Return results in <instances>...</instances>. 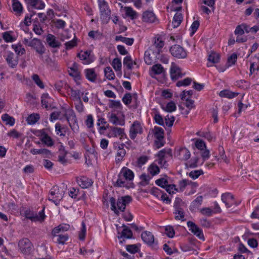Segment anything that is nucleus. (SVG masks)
I'll return each instance as SVG.
<instances>
[{
    "label": "nucleus",
    "instance_id": "4d7b16f0",
    "mask_svg": "<svg viewBox=\"0 0 259 259\" xmlns=\"http://www.w3.org/2000/svg\"><path fill=\"white\" fill-rule=\"evenodd\" d=\"M84 123L89 128H91L94 127V118L92 114H89L87 116Z\"/></svg>",
    "mask_w": 259,
    "mask_h": 259
},
{
    "label": "nucleus",
    "instance_id": "de8ad7c7",
    "mask_svg": "<svg viewBox=\"0 0 259 259\" xmlns=\"http://www.w3.org/2000/svg\"><path fill=\"white\" fill-rule=\"evenodd\" d=\"M69 95L71 98L74 101H77L80 100V92L79 90L70 89Z\"/></svg>",
    "mask_w": 259,
    "mask_h": 259
},
{
    "label": "nucleus",
    "instance_id": "f3484780",
    "mask_svg": "<svg viewBox=\"0 0 259 259\" xmlns=\"http://www.w3.org/2000/svg\"><path fill=\"white\" fill-rule=\"evenodd\" d=\"M6 60L11 68L16 67L18 64V57L12 52H8L6 57Z\"/></svg>",
    "mask_w": 259,
    "mask_h": 259
},
{
    "label": "nucleus",
    "instance_id": "603ef678",
    "mask_svg": "<svg viewBox=\"0 0 259 259\" xmlns=\"http://www.w3.org/2000/svg\"><path fill=\"white\" fill-rule=\"evenodd\" d=\"M112 66L116 71H120L122 66L121 60L118 58H114L112 61Z\"/></svg>",
    "mask_w": 259,
    "mask_h": 259
},
{
    "label": "nucleus",
    "instance_id": "f03ea898",
    "mask_svg": "<svg viewBox=\"0 0 259 259\" xmlns=\"http://www.w3.org/2000/svg\"><path fill=\"white\" fill-rule=\"evenodd\" d=\"M63 118H65L72 132L77 133L79 131V125L75 113L73 110L68 106L62 107Z\"/></svg>",
    "mask_w": 259,
    "mask_h": 259
},
{
    "label": "nucleus",
    "instance_id": "393cba45",
    "mask_svg": "<svg viewBox=\"0 0 259 259\" xmlns=\"http://www.w3.org/2000/svg\"><path fill=\"white\" fill-rule=\"evenodd\" d=\"M27 4L38 10H42L45 7V4L42 0H27Z\"/></svg>",
    "mask_w": 259,
    "mask_h": 259
},
{
    "label": "nucleus",
    "instance_id": "69168bd1",
    "mask_svg": "<svg viewBox=\"0 0 259 259\" xmlns=\"http://www.w3.org/2000/svg\"><path fill=\"white\" fill-rule=\"evenodd\" d=\"M237 59V55L235 53L232 54L227 59L228 67L231 66L235 64Z\"/></svg>",
    "mask_w": 259,
    "mask_h": 259
},
{
    "label": "nucleus",
    "instance_id": "338daca9",
    "mask_svg": "<svg viewBox=\"0 0 259 259\" xmlns=\"http://www.w3.org/2000/svg\"><path fill=\"white\" fill-rule=\"evenodd\" d=\"M192 82L191 78L187 77L182 80H180L177 82V86L180 87L182 86H187L190 84Z\"/></svg>",
    "mask_w": 259,
    "mask_h": 259
},
{
    "label": "nucleus",
    "instance_id": "cd10ccee",
    "mask_svg": "<svg viewBox=\"0 0 259 259\" xmlns=\"http://www.w3.org/2000/svg\"><path fill=\"white\" fill-rule=\"evenodd\" d=\"M184 207L182 208H174V214L175 215V219L176 220H180L181 221H184L185 220V211H184Z\"/></svg>",
    "mask_w": 259,
    "mask_h": 259
},
{
    "label": "nucleus",
    "instance_id": "aec40b11",
    "mask_svg": "<svg viewBox=\"0 0 259 259\" xmlns=\"http://www.w3.org/2000/svg\"><path fill=\"white\" fill-rule=\"evenodd\" d=\"M69 229V225L66 224H61L54 228L52 231V235L56 237L58 234L67 231Z\"/></svg>",
    "mask_w": 259,
    "mask_h": 259
},
{
    "label": "nucleus",
    "instance_id": "f704fd0d",
    "mask_svg": "<svg viewBox=\"0 0 259 259\" xmlns=\"http://www.w3.org/2000/svg\"><path fill=\"white\" fill-rule=\"evenodd\" d=\"M152 132L156 139H163L164 131L161 127L155 126L152 130Z\"/></svg>",
    "mask_w": 259,
    "mask_h": 259
},
{
    "label": "nucleus",
    "instance_id": "13d9d810",
    "mask_svg": "<svg viewBox=\"0 0 259 259\" xmlns=\"http://www.w3.org/2000/svg\"><path fill=\"white\" fill-rule=\"evenodd\" d=\"M11 31H6L3 33V37L7 42H12L15 41V39L11 35Z\"/></svg>",
    "mask_w": 259,
    "mask_h": 259
},
{
    "label": "nucleus",
    "instance_id": "ddd939ff",
    "mask_svg": "<svg viewBox=\"0 0 259 259\" xmlns=\"http://www.w3.org/2000/svg\"><path fill=\"white\" fill-rule=\"evenodd\" d=\"M143 132L142 126L138 121H135L130 129V137L134 140L137 134H141Z\"/></svg>",
    "mask_w": 259,
    "mask_h": 259
},
{
    "label": "nucleus",
    "instance_id": "423d86ee",
    "mask_svg": "<svg viewBox=\"0 0 259 259\" xmlns=\"http://www.w3.org/2000/svg\"><path fill=\"white\" fill-rule=\"evenodd\" d=\"M141 238L143 241L153 249L158 248V241L155 239L151 232L145 231L142 233Z\"/></svg>",
    "mask_w": 259,
    "mask_h": 259
},
{
    "label": "nucleus",
    "instance_id": "8fccbe9b",
    "mask_svg": "<svg viewBox=\"0 0 259 259\" xmlns=\"http://www.w3.org/2000/svg\"><path fill=\"white\" fill-rule=\"evenodd\" d=\"M220 56L219 54L215 52H212L208 56V60L209 62L212 63H217L219 62Z\"/></svg>",
    "mask_w": 259,
    "mask_h": 259
},
{
    "label": "nucleus",
    "instance_id": "c85d7f7f",
    "mask_svg": "<svg viewBox=\"0 0 259 259\" xmlns=\"http://www.w3.org/2000/svg\"><path fill=\"white\" fill-rule=\"evenodd\" d=\"M68 130V127L65 125H62L60 123L55 124V132L60 137H64Z\"/></svg>",
    "mask_w": 259,
    "mask_h": 259
},
{
    "label": "nucleus",
    "instance_id": "09e8293b",
    "mask_svg": "<svg viewBox=\"0 0 259 259\" xmlns=\"http://www.w3.org/2000/svg\"><path fill=\"white\" fill-rule=\"evenodd\" d=\"M104 74L109 80H113L115 78L114 73L110 67H107L104 69Z\"/></svg>",
    "mask_w": 259,
    "mask_h": 259
},
{
    "label": "nucleus",
    "instance_id": "6e6552de",
    "mask_svg": "<svg viewBox=\"0 0 259 259\" xmlns=\"http://www.w3.org/2000/svg\"><path fill=\"white\" fill-rule=\"evenodd\" d=\"M19 249L25 255L30 254L33 250V245L31 241L26 238L21 239L18 242Z\"/></svg>",
    "mask_w": 259,
    "mask_h": 259
},
{
    "label": "nucleus",
    "instance_id": "bb28decb",
    "mask_svg": "<svg viewBox=\"0 0 259 259\" xmlns=\"http://www.w3.org/2000/svg\"><path fill=\"white\" fill-rule=\"evenodd\" d=\"M46 41L49 46L53 48H58L60 45V43L56 39V37L52 34H49L47 36Z\"/></svg>",
    "mask_w": 259,
    "mask_h": 259
},
{
    "label": "nucleus",
    "instance_id": "052dcab7",
    "mask_svg": "<svg viewBox=\"0 0 259 259\" xmlns=\"http://www.w3.org/2000/svg\"><path fill=\"white\" fill-rule=\"evenodd\" d=\"M33 30L36 34L40 35L44 33V30L39 23L33 24Z\"/></svg>",
    "mask_w": 259,
    "mask_h": 259
},
{
    "label": "nucleus",
    "instance_id": "c9c22d12",
    "mask_svg": "<svg viewBox=\"0 0 259 259\" xmlns=\"http://www.w3.org/2000/svg\"><path fill=\"white\" fill-rule=\"evenodd\" d=\"M237 93L232 92L229 90H224L221 91L219 96L222 98H227L228 99H232L238 95Z\"/></svg>",
    "mask_w": 259,
    "mask_h": 259
},
{
    "label": "nucleus",
    "instance_id": "79ce46f5",
    "mask_svg": "<svg viewBox=\"0 0 259 259\" xmlns=\"http://www.w3.org/2000/svg\"><path fill=\"white\" fill-rule=\"evenodd\" d=\"M161 107L164 111L168 112L175 111L177 109L176 104L173 101L167 103L165 106L162 105Z\"/></svg>",
    "mask_w": 259,
    "mask_h": 259
},
{
    "label": "nucleus",
    "instance_id": "2f4dec72",
    "mask_svg": "<svg viewBox=\"0 0 259 259\" xmlns=\"http://www.w3.org/2000/svg\"><path fill=\"white\" fill-rule=\"evenodd\" d=\"M68 72L70 76L75 78H78L79 76L78 64L74 62L72 66L68 68Z\"/></svg>",
    "mask_w": 259,
    "mask_h": 259
},
{
    "label": "nucleus",
    "instance_id": "49530a36",
    "mask_svg": "<svg viewBox=\"0 0 259 259\" xmlns=\"http://www.w3.org/2000/svg\"><path fill=\"white\" fill-rule=\"evenodd\" d=\"M2 119L6 124L10 126H13L15 124V119L6 113L2 116Z\"/></svg>",
    "mask_w": 259,
    "mask_h": 259
},
{
    "label": "nucleus",
    "instance_id": "c756f323",
    "mask_svg": "<svg viewBox=\"0 0 259 259\" xmlns=\"http://www.w3.org/2000/svg\"><path fill=\"white\" fill-rule=\"evenodd\" d=\"M125 16L130 18L132 20L136 19L138 17V13L131 7H125L124 8Z\"/></svg>",
    "mask_w": 259,
    "mask_h": 259
},
{
    "label": "nucleus",
    "instance_id": "6ab92c4d",
    "mask_svg": "<svg viewBox=\"0 0 259 259\" xmlns=\"http://www.w3.org/2000/svg\"><path fill=\"white\" fill-rule=\"evenodd\" d=\"M12 7L13 11L17 16H20L23 11V7L19 0H12Z\"/></svg>",
    "mask_w": 259,
    "mask_h": 259
},
{
    "label": "nucleus",
    "instance_id": "2eb2a0df",
    "mask_svg": "<svg viewBox=\"0 0 259 259\" xmlns=\"http://www.w3.org/2000/svg\"><path fill=\"white\" fill-rule=\"evenodd\" d=\"M124 145L123 144H117L114 146L115 149L117 150L115 157V162L116 163H120L123 160L126 154L125 150L124 149Z\"/></svg>",
    "mask_w": 259,
    "mask_h": 259
},
{
    "label": "nucleus",
    "instance_id": "680f3d73",
    "mask_svg": "<svg viewBox=\"0 0 259 259\" xmlns=\"http://www.w3.org/2000/svg\"><path fill=\"white\" fill-rule=\"evenodd\" d=\"M111 131L114 135V137H117L119 136H122V135H123V132H124V129L117 127H113L111 128Z\"/></svg>",
    "mask_w": 259,
    "mask_h": 259
},
{
    "label": "nucleus",
    "instance_id": "7ed1b4c3",
    "mask_svg": "<svg viewBox=\"0 0 259 259\" xmlns=\"http://www.w3.org/2000/svg\"><path fill=\"white\" fill-rule=\"evenodd\" d=\"M132 197L128 195L121 197L118 198L117 201L114 198L111 197L109 200L111 209L116 214L118 213L119 211L123 212L126 206L132 201Z\"/></svg>",
    "mask_w": 259,
    "mask_h": 259
},
{
    "label": "nucleus",
    "instance_id": "ea45409f",
    "mask_svg": "<svg viewBox=\"0 0 259 259\" xmlns=\"http://www.w3.org/2000/svg\"><path fill=\"white\" fill-rule=\"evenodd\" d=\"M153 118L156 123L160 125L164 126V122L162 116L158 111L155 109L153 110Z\"/></svg>",
    "mask_w": 259,
    "mask_h": 259
},
{
    "label": "nucleus",
    "instance_id": "39448f33",
    "mask_svg": "<svg viewBox=\"0 0 259 259\" xmlns=\"http://www.w3.org/2000/svg\"><path fill=\"white\" fill-rule=\"evenodd\" d=\"M98 2L101 19L103 23L107 24L110 19L111 11L105 0H98Z\"/></svg>",
    "mask_w": 259,
    "mask_h": 259
},
{
    "label": "nucleus",
    "instance_id": "4468645a",
    "mask_svg": "<svg viewBox=\"0 0 259 259\" xmlns=\"http://www.w3.org/2000/svg\"><path fill=\"white\" fill-rule=\"evenodd\" d=\"M170 74L171 79L174 80H177L185 75V73L182 72L181 68L175 63L171 64Z\"/></svg>",
    "mask_w": 259,
    "mask_h": 259
},
{
    "label": "nucleus",
    "instance_id": "4be33fe9",
    "mask_svg": "<svg viewBox=\"0 0 259 259\" xmlns=\"http://www.w3.org/2000/svg\"><path fill=\"white\" fill-rule=\"evenodd\" d=\"M133 233L132 231L127 227L124 226V228L121 232V235L120 236H118L119 239L120 243H122L123 241H124V239H131L132 238Z\"/></svg>",
    "mask_w": 259,
    "mask_h": 259
},
{
    "label": "nucleus",
    "instance_id": "473e14b6",
    "mask_svg": "<svg viewBox=\"0 0 259 259\" xmlns=\"http://www.w3.org/2000/svg\"><path fill=\"white\" fill-rule=\"evenodd\" d=\"M183 19L181 13L177 12L175 15L172 22V25L174 28H177L182 22Z\"/></svg>",
    "mask_w": 259,
    "mask_h": 259
},
{
    "label": "nucleus",
    "instance_id": "5701e85b",
    "mask_svg": "<svg viewBox=\"0 0 259 259\" xmlns=\"http://www.w3.org/2000/svg\"><path fill=\"white\" fill-rule=\"evenodd\" d=\"M150 71V75L153 77V75H159L164 73L165 70L160 64H156L151 67Z\"/></svg>",
    "mask_w": 259,
    "mask_h": 259
},
{
    "label": "nucleus",
    "instance_id": "c03bdc74",
    "mask_svg": "<svg viewBox=\"0 0 259 259\" xmlns=\"http://www.w3.org/2000/svg\"><path fill=\"white\" fill-rule=\"evenodd\" d=\"M63 119V114H62V110L60 111H54L52 112L50 117L51 121H53L57 119L62 120Z\"/></svg>",
    "mask_w": 259,
    "mask_h": 259
},
{
    "label": "nucleus",
    "instance_id": "e2e57ef3",
    "mask_svg": "<svg viewBox=\"0 0 259 259\" xmlns=\"http://www.w3.org/2000/svg\"><path fill=\"white\" fill-rule=\"evenodd\" d=\"M191 184H193V182L186 179L180 181L179 184L180 191H183L186 186L190 185Z\"/></svg>",
    "mask_w": 259,
    "mask_h": 259
},
{
    "label": "nucleus",
    "instance_id": "864d4df0",
    "mask_svg": "<svg viewBox=\"0 0 259 259\" xmlns=\"http://www.w3.org/2000/svg\"><path fill=\"white\" fill-rule=\"evenodd\" d=\"M12 48L18 55H22L25 53V49L20 45H13Z\"/></svg>",
    "mask_w": 259,
    "mask_h": 259
},
{
    "label": "nucleus",
    "instance_id": "bf43d9fd",
    "mask_svg": "<svg viewBox=\"0 0 259 259\" xmlns=\"http://www.w3.org/2000/svg\"><path fill=\"white\" fill-rule=\"evenodd\" d=\"M126 249L128 252L134 254L139 251V247L138 244L127 245Z\"/></svg>",
    "mask_w": 259,
    "mask_h": 259
},
{
    "label": "nucleus",
    "instance_id": "20e7f679",
    "mask_svg": "<svg viewBox=\"0 0 259 259\" xmlns=\"http://www.w3.org/2000/svg\"><path fill=\"white\" fill-rule=\"evenodd\" d=\"M32 35V32H30L29 36L25 37L23 39V42L26 45L33 48L40 55V58H42V55L45 53L46 49L39 39L34 38L30 40Z\"/></svg>",
    "mask_w": 259,
    "mask_h": 259
},
{
    "label": "nucleus",
    "instance_id": "a878e982",
    "mask_svg": "<svg viewBox=\"0 0 259 259\" xmlns=\"http://www.w3.org/2000/svg\"><path fill=\"white\" fill-rule=\"evenodd\" d=\"M143 20L146 22L153 23L156 21V18L152 11H146L143 14Z\"/></svg>",
    "mask_w": 259,
    "mask_h": 259
},
{
    "label": "nucleus",
    "instance_id": "3c124183",
    "mask_svg": "<svg viewBox=\"0 0 259 259\" xmlns=\"http://www.w3.org/2000/svg\"><path fill=\"white\" fill-rule=\"evenodd\" d=\"M149 172L152 176H155L159 172V168L155 164H151L148 168Z\"/></svg>",
    "mask_w": 259,
    "mask_h": 259
},
{
    "label": "nucleus",
    "instance_id": "9b49d317",
    "mask_svg": "<svg viewBox=\"0 0 259 259\" xmlns=\"http://www.w3.org/2000/svg\"><path fill=\"white\" fill-rule=\"evenodd\" d=\"M25 216L32 221H43L45 218L44 210H42L37 213H34L30 210H27L25 211Z\"/></svg>",
    "mask_w": 259,
    "mask_h": 259
},
{
    "label": "nucleus",
    "instance_id": "dca6fc26",
    "mask_svg": "<svg viewBox=\"0 0 259 259\" xmlns=\"http://www.w3.org/2000/svg\"><path fill=\"white\" fill-rule=\"evenodd\" d=\"M191 153L188 149L181 148L175 153V156L181 160H187L190 158Z\"/></svg>",
    "mask_w": 259,
    "mask_h": 259
},
{
    "label": "nucleus",
    "instance_id": "774afa93",
    "mask_svg": "<svg viewBox=\"0 0 259 259\" xmlns=\"http://www.w3.org/2000/svg\"><path fill=\"white\" fill-rule=\"evenodd\" d=\"M65 48L67 50L71 49L73 47L76 46V38L75 36H74V38L70 41H68L65 43Z\"/></svg>",
    "mask_w": 259,
    "mask_h": 259
},
{
    "label": "nucleus",
    "instance_id": "58836bf2",
    "mask_svg": "<svg viewBox=\"0 0 259 259\" xmlns=\"http://www.w3.org/2000/svg\"><path fill=\"white\" fill-rule=\"evenodd\" d=\"M115 40L121 41L128 46H132L134 41L133 38H128L121 35H117L115 37Z\"/></svg>",
    "mask_w": 259,
    "mask_h": 259
},
{
    "label": "nucleus",
    "instance_id": "7c9ffc66",
    "mask_svg": "<svg viewBox=\"0 0 259 259\" xmlns=\"http://www.w3.org/2000/svg\"><path fill=\"white\" fill-rule=\"evenodd\" d=\"M172 151L170 149H163L157 154V157L166 159L172 157Z\"/></svg>",
    "mask_w": 259,
    "mask_h": 259
},
{
    "label": "nucleus",
    "instance_id": "1a4fd4ad",
    "mask_svg": "<svg viewBox=\"0 0 259 259\" xmlns=\"http://www.w3.org/2000/svg\"><path fill=\"white\" fill-rule=\"evenodd\" d=\"M77 57L82 61V63L84 64H89L93 62L95 59L92 51L90 50L81 51L78 54Z\"/></svg>",
    "mask_w": 259,
    "mask_h": 259
},
{
    "label": "nucleus",
    "instance_id": "0eeeda50",
    "mask_svg": "<svg viewBox=\"0 0 259 259\" xmlns=\"http://www.w3.org/2000/svg\"><path fill=\"white\" fill-rule=\"evenodd\" d=\"M64 191L58 187H53L50 191L48 199L53 202L56 205L59 203L64 195Z\"/></svg>",
    "mask_w": 259,
    "mask_h": 259
},
{
    "label": "nucleus",
    "instance_id": "412c9836",
    "mask_svg": "<svg viewBox=\"0 0 259 259\" xmlns=\"http://www.w3.org/2000/svg\"><path fill=\"white\" fill-rule=\"evenodd\" d=\"M108 117L109 121L114 125H123L124 124V120L118 118L115 113H109Z\"/></svg>",
    "mask_w": 259,
    "mask_h": 259
},
{
    "label": "nucleus",
    "instance_id": "e433bc0d",
    "mask_svg": "<svg viewBox=\"0 0 259 259\" xmlns=\"http://www.w3.org/2000/svg\"><path fill=\"white\" fill-rule=\"evenodd\" d=\"M85 76L87 78L92 82H94L97 77V75L95 73V70L93 68L86 69L85 70Z\"/></svg>",
    "mask_w": 259,
    "mask_h": 259
},
{
    "label": "nucleus",
    "instance_id": "a19ab883",
    "mask_svg": "<svg viewBox=\"0 0 259 259\" xmlns=\"http://www.w3.org/2000/svg\"><path fill=\"white\" fill-rule=\"evenodd\" d=\"M164 45V41L162 37L158 36L155 38L154 46L156 49H157L158 52H160Z\"/></svg>",
    "mask_w": 259,
    "mask_h": 259
},
{
    "label": "nucleus",
    "instance_id": "0e129e2a",
    "mask_svg": "<svg viewBox=\"0 0 259 259\" xmlns=\"http://www.w3.org/2000/svg\"><path fill=\"white\" fill-rule=\"evenodd\" d=\"M165 234L169 238H172L175 234V230L171 226H167L165 228Z\"/></svg>",
    "mask_w": 259,
    "mask_h": 259
},
{
    "label": "nucleus",
    "instance_id": "4c0bfd02",
    "mask_svg": "<svg viewBox=\"0 0 259 259\" xmlns=\"http://www.w3.org/2000/svg\"><path fill=\"white\" fill-rule=\"evenodd\" d=\"M41 141L48 147H51L54 145V142L52 139L45 133L41 135Z\"/></svg>",
    "mask_w": 259,
    "mask_h": 259
},
{
    "label": "nucleus",
    "instance_id": "a211bd4d",
    "mask_svg": "<svg viewBox=\"0 0 259 259\" xmlns=\"http://www.w3.org/2000/svg\"><path fill=\"white\" fill-rule=\"evenodd\" d=\"M76 182L78 185L83 189H86L91 187L93 183L91 179L84 176L77 177Z\"/></svg>",
    "mask_w": 259,
    "mask_h": 259
},
{
    "label": "nucleus",
    "instance_id": "5fc2aeb1",
    "mask_svg": "<svg viewBox=\"0 0 259 259\" xmlns=\"http://www.w3.org/2000/svg\"><path fill=\"white\" fill-rule=\"evenodd\" d=\"M88 35L94 39H100L102 37V33L99 31H91L89 32Z\"/></svg>",
    "mask_w": 259,
    "mask_h": 259
},
{
    "label": "nucleus",
    "instance_id": "f257e3e1",
    "mask_svg": "<svg viewBox=\"0 0 259 259\" xmlns=\"http://www.w3.org/2000/svg\"><path fill=\"white\" fill-rule=\"evenodd\" d=\"M134 178L133 171L126 167H123L118 175V179L114 186L126 188H133Z\"/></svg>",
    "mask_w": 259,
    "mask_h": 259
},
{
    "label": "nucleus",
    "instance_id": "37998d69",
    "mask_svg": "<svg viewBox=\"0 0 259 259\" xmlns=\"http://www.w3.org/2000/svg\"><path fill=\"white\" fill-rule=\"evenodd\" d=\"M151 53L152 51L151 49H148L145 51L144 54V61L148 65H150L154 61V58L151 56Z\"/></svg>",
    "mask_w": 259,
    "mask_h": 259
},
{
    "label": "nucleus",
    "instance_id": "9d476101",
    "mask_svg": "<svg viewBox=\"0 0 259 259\" xmlns=\"http://www.w3.org/2000/svg\"><path fill=\"white\" fill-rule=\"evenodd\" d=\"M221 199L227 208L232 206H237L240 203V201H235L233 195L229 193L222 194Z\"/></svg>",
    "mask_w": 259,
    "mask_h": 259
},
{
    "label": "nucleus",
    "instance_id": "a18cd8bd",
    "mask_svg": "<svg viewBox=\"0 0 259 259\" xmlns=\"http://www.w3.org/2000/svg\"><path fill=\"white\" fill-rule=\"evenodd\" d=\"M39 115L37 113L30 114L27 117L26 121L29 124H34L39 119Z\"/></svg>",
    "mask_w": 259,
    "mask_h": 259
},
{
    "label": "nucleus",
    "instance_id": "f8f14e48",
    "mask_svg": "<svg viewBox=\"0 0 259 259\" xmlns=\"http://www.w3.org/2000/svg\"><path fill=\"white\" fill-rule=\"evenodd\" d=\"M171 54L178 58H185L187 56V53L183 48L179 45H175L170 49Z\"/></svg>",
    "mask_w": 259,
    "mask_h": 259
},
{
    "label": "nucleus",
    "instance_id": "72a5a7b5",
    "mask_svg": "<svg viewBox=\"0 0 259 259\" xmlns=\"http://www.w3.org/2000/svg\"><path fill=\"white\" fill-rule=\"evenodd\" d=\"M51 99L47 93L43 94L41 97V102L42 106L46 109H48L50 106Z\"/></svg>",
    "mask_w": 259,
    "mask_h": 259
},
{
    "label": "nucleus",
    "instance_id": "6e6d98bb",
    "mask_svg": "<svg viewBox=\"0 0 259 259\" xmlns=\"http://www.w3.org/2000/svg\"><path fill=\"white\" fill-rule=\"evenodd\" d=\"M32 79L34 81V82L35 83V84L39 87L40 89H44L45 88V85L42 82V81L41 80L39 76L36 74H34L32 76Z\"/></svg>",
    "mask_w": 259,
    "mask_h": 259
},
{
    "label": "nucleus",
    "instance_id": "b1692460",
    "mask_svg": "<svg viewBox=\"0 0 259 259\" xmlns=\"http://www.w3.org/2000/svg\"><path fill=\"white\" fill-rule=\"evenodd\" d=\"M124 66L127 69L132 70L134 65L138 66L137 60L133 61L131 56H126L124 57L123 61Z\"/></svg>",
    "mask_w": 259,
    "mask_h": 259
}]
</instances>
